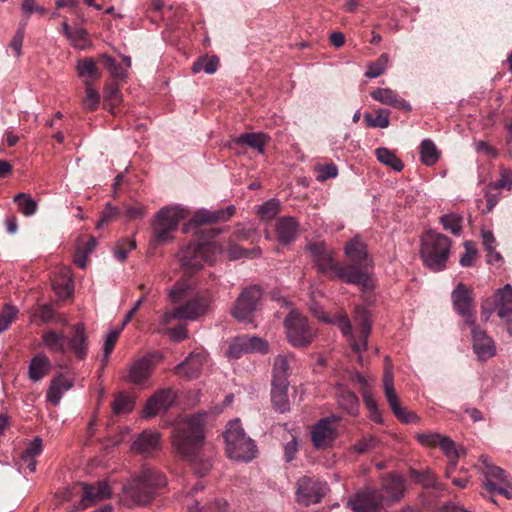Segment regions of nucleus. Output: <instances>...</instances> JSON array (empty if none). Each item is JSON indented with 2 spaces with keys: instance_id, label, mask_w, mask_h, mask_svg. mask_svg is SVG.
I'll return each mask as SVG.
<instances>
[{
  "instance_id": "nucleus-1",
  "label": "nucleus",
  "mask_w": 512,
  "mask_h": 512,
  "mask_svg": "<svg viewBox=\"0 0 512 512\" xmlns=\"http://www.w3.org/2000/svg\"><path fill=\"white\" fill-rule=\"evenodd\" d=\"M207 416L206 412H200L180 420L173 435V446L177 453L192 462L195 472L201 476L211 468V463L208 460L202 462L200 467L197 465L204 443V427Z\"/></svg>"
},
{
  "instance_id": "nucleus-2",
  "label": "nucleus",
  "mask_w": 512,
  "mask_h": 512,
  "mask_svg": "<svg viewBox=\"0 0 512 512\" xmlns=\"http://www.w3.org/2000/svg\"><path fill=\"white\" fill-rule=\"evenodd\" d=\"M306 251L322 274L331 273V278H337L349 284L367 288L370 284L369 276L354 266L344 267L335 260V252L325 242H311L307 244Z\"/></svg>"
},
{
  "instance_id": "nucleus-3",
  "label": "nucleus",
  "mask_w": 512,
  "mask_h": 512,
  "mask_svg": "<svg viewBox=\"0 0 512 512\" xmlns=\"http://www.w3.org/2000/svg\"><path fill=\"white\" fill-rule=\"evenodd\" d=\"M315 316L323 322L336 324L356 353L361 354L367 349V340L371 332V321L370 313L365 307L358 306L355 309L354 322L359 326L355 333L352 332L351 322L345 313H338L333 318H329L321 310L319 312L315 311Z\"/></svg>"
},
{
  "instance_id": "nucleus-4",
  "label": "nucleus",
  "mask_w": 512,
  "mask_h": 512,
  "mask_svg": "<svg viewBox=\"0 0 512 512\" xmlns=\"http://www.w3.org/2000/svg\"><path fill=\"white\" fill-rule=\"evenodd\" d=\"M152 476L156 478L155 482L151 484L152 486H166L167 479L163 473L153 468H143L136 477L123 486L120 495L121 503L129 508L150 504L154 498V493L145 485V481H148Z\"/></svg>"
},
{
  "instance_id": "nucleus-5",
  "label": "nucleus",
  "mask_w": 512,
  "mask_h": 512,
  "mask_svg": "<svg viewBox=\"0 0 512 512\" xmlns=\"http://www.w3.org/2000/svg\"><path fill=\"white\" fill-rule=\"evenodd\" d=\"M451 240L435 231L429 230L421 237L420 258L425 267L439 272L446 268L450 256Z\"/></svg>"
},
{
  "instance_id": "nucleus-6",
  "label": "nucleus",
  "mask_w": 512,
  "mask_h": 512,
  "mask_svg": "<svg viewBox=\"0 0 512 512\" xmlns=\"http://www.w3.org/2000/svg\"><path fill=\"white\" fill-rule=\"evenodd\" d=\"M224 438L229 458L249 462L256 457L257 446L255 441L246 435L239 419L228 422Z\"/></svg>"
},
{
  "instance_id": "nucleus-7",
  "label": "nucleus",
  "mask_w": 512,
  "mask_h": 512,
  "mask_svg": "<svg viewBox=\"0 0 512 512\" xmlns=\"http://www.w3.org/2000/svg\"><path fill=\"white\" fill-rule=\"evenodd\" d=\"M221 252V247L215 242L189 244L180 249L178 259L186 273L192 274L212 264Z\"/></svg>"
},
{
  "instance_id": "nucleus-8",
  "label": "nucleus",
  "mask_w": 512,
  "mask_h": 512,
  "mask_svg": "<svg viewBox=\"0 0 512 512\" xmlns=\"http://www.w3.org/2000/svg\"><path fill=\"white\" fill-rule=\"evenodd\" d=\"M284 328L288 342L296 348L309 346L317 334L308 319L296 310L289 312L284 320Z\"/></svg>"
},
{
  "instance_id": "nucleus-9",
  "label": "nucleus",
  "mask_w": 512,
  "mask_h": 512,
  "mask_svg": "<svg viewBox=\"0 0 512 512\" xmlns=\"http://www.w3.org/2000/svg\"><path fill=\"white\" fill-rule=\"evenodd\" d=\"M186 216L187 210L180 206H166L160 209L153 222L154 240L158 243L172 240L171 233Z\"/></svg>"
},
{
  "instance_id": "nucleus-10",
  "label": "nucleus",
  "mask_w": 512,
  "mask_h": 512,
  "mask_svg": "<svg viewBox=\"0 0 512 512\" xmlns=\"http://www.w3.org/2000/svg\"><path fill=\"white\" fill-rule=\"evenodd\" d=\"M479 461L485 477L484 488L491 493H499L507 499H512V481L506 472L491 463L487 455H481Z\"/></svg>"
},
{
  "instance_id": "nucleus-11",
  "label": "nucleus",
  "mask_w": 512,
  "mask_h": 512,
  "mask_svg": "<svg viewBox=\"0 0 512 512\" xmlns=\"http://www.w3.org/2000/svg\"><path fill=\"white\" fill-rule=\"evenodd\" d=\"M383 387L386 400L395 417L402 423H418V416L401 406L399 397L394 388V376L390 358H385Z\"/></svg>"
},
{
  "instance_id": "nucleus-12",
  "label": "nucleus",
  "mask_w": 512,
  "mask_h": 512,
  "mask_svg": "<svg viewBox=\"0 0 512 512\" xmlns=\"http://www.w3.org/2000/svg\"><path fill=\"white\" fill-rule=\"evenodd\" d=\"M209 304L210 300L206 297L193 298L185 302L183 305L178 306L171 311L165 312L161 316V323L163 325H167L172 320L194 321L208 311Z\"/></svg>"
},
{
  "instance_id": "nucleus-13",
  "label": "nucleus",
  "mask_w": 512,
  "mask_h": 512,
  "mask_svg": "<svg viewBox=\"0 0 512 512\" xmlns=\"http://www.w3.org/2000/svg\"><path fill=\"white\" fill-rule=\"evenodd\" d=\"M262 297V290L257 285L242 290L232 308V315L240 322L250 321Z\"/></svg>"
},
{
  "instance_id": "nucleus-14",
  "label": "nucleus",
  "mask_w": 512,
  "mask_h": 512,
  "mask_svg": "<svg viewBox=\"0 0 512 512\" xmlns=\"http://www.w3.org/2000/svg\"><path fill=\"white\" fill-rule=\"evenodd\" d=\"M155 364L152 356H144L131 362L122 380L141 389L149 387V380L154 371Z\"/></svg>"
},
{
  "instance_id": "nucleus-15",
  "label": "nucleus",
  "mask_w": 512,
  "mask_h": 512,
  "mask_svg": "<svg viewBox=\"0 0 512 512\" xmlns=\"http://www.w3.org/2000/svg\"><path fill=\"white\" fill-rule=\"evenodd\" d=\"M339 417L321 418L311 428V440L316 449H327L333 446L338 437L337 425Z\"/></svg>"
},
{
  "instance_id": "nucleus-16",
  "label": "nucleus",
  "mask_w": 512,
  "mask_h": 512,
  "mask_svg": "<svg viewBox=\"0 0 512 512\" xmlns=\"http://www.w3.org/2000/svg\"><path fill=\"white\" fill-rule=\"evenodd\" d=\"M348 506L355 512H378L385 506V497L379 489L365 488L348 501Z\"/></svg>"
},
{
  "instance_id": "nucleus-17",
  "label": "nucleus",
  "mask_w": 512,
  "mask_h": 512,
  "mask_svg": "<svg viewBox=\"0 0 512 512\" xmlns=\"http://www.w3.org/2000/svg\"><path fill=\"white\" fill-rule=\"evenodd\" d=\"M452 302L456 312L465 319L469 327L476 323L473 308V291L463 283H459L451 294Z\"/></svg>"
},
{
  "instance_id": "nucleus-18",
  "label": "nucleus",
  "mask_w": 512,
  "mask_h": 512,
  "mask_svg": "<svg viewBox=\"0 0 512 512\" xmlns=\"http://www.w3.org/2000/svg\"><path fill=\"white\" fill-rule=\"evenodd\" d=\"M297 485V500L304 505L320 502L327 491L325 483L307 476L300 478Z\"/></svg>"
},
{
  "instance_id": "nucleus-19",
  "label": "nucleus",
  "mask_w": 512,
  "mask_h": 512,
  "mask_svg": "<svg viewBox=\"0 0 512 512\" xmlns=\"http://www.w3.org/2000/svg\"><path fill=\"white\" fill-rule=\"evenodd\" d=\"M235 210L233 205L215 211L200 209L195 213L193 219L183 225V232L190 233L200 225L227 221L235 213Z\"/></svg>"
},
{
  "instance_id": "nucleus-20",
  "label": "nucleus",
  "mask_w": 512,
  "mask_h": 512,
  "mask_svg": "<svg viewBox=\"0 0 512 512\" xmlns=\"http://www.w3.org/2000/svg\"><path fill=\"white\" fill-rule=\"evenodd\" d=\"M202 489L203 485L197 484L190 493L178 494L177 499L185 505L188 512H224L225 501L215 500L213 503H203L202 498L196 497L197 491Z\"/></svg>"
},
{
  "instance_id": "nucleus-21",
  "label": "nucleus",
  "mask_w": 512,
  "mask_h": 512,
  "mask_svg": "<svg viewBox=\"0 0 512 512\" xmlns=\"http://www.w3.org/2000/svg\"><path fill=\"white\" fill-rule=\"evenodd\" d=\"M176 393L171 388H164L154 393L146 402L143 416L145 418L155 417L166 412L174 403Z\"/></svg>"
},
{
  "instance_id": "nucleus-22",
  "label": "nucleus",
  "mask_w": 512,
  "mask_h": 512,
  "mask_svg": "<svg viewBox=\"0 0 512 512\" xmlns=\"http://www.w3.org/2000/svg\"><path fill=\"white\" fill-rule=\"evenodd\" d=\"M161 448V435L154 430H144L134 439L131 450L134 453L149 455Z\"/></svg>"
},
{
  "instance_id": "nucleus-23",
  "label": "nucleus",
  "mask_w": 512,
  "mask_h": 512,
  "mask_svg": "<svg viewBox=\"0 0 512 512\" xmlns=\"http://www.w3.org/2000/svg\"><path fill=\"white\" fill-rule=\"evenodd\" d=\"M473 338L474 352L481 360H486L495 355L496 349L493 340L487 336L486 332L479 329L474 324V327H470Z\"/></svg>"
},
{
  "instance_id": "nucleus-24",
  "label": "nucleus",
  "mask_w": 512,
  "mask_h": 512,
  "mask_svg": "<svg viewBox=\"0 0 512 512\" xmlns=\"http://www.w3.org/2000/svg\"><path fill=\"white\" fill-rule=\"evenodd\" d=\"M83 496L81 502L84 507H89L95 503L109 499L112 496L110 486L105 481L97 482L95 485L83 484Z\"/></svg>"
},
{
  "instance_id": "nucleus-25",
  "label": "nucleus",
  "mask_w": 512,
  "mask_h": 512,
  "mask_svg": "<svg viewBox=\"0 0 512 512\" xmlns=\"http://www.w3.org/2000/svg\"><path fill=\"white\" fill-rule=\"evenodd\" d=\"M42 448V440L40 438H35L31 441L19 457L17 462L18 469L21 472L28 471L29 473H34L37 464L36 457L41 454Z\"/></svg>"
},
{
  "instance_id": "nucleus-26",
  "label": "nucleus",
  "mask_w": 512,
  "mask_h": 512,
  "mask_svg": "<svg viewBox=\"0 0 512 512\" xmlns=\"http://www.w3.org/2000/svg\"><path fill=\"white\" fill-rule=\"evenodd\" d=\"M205 361L204 353H191L184 362L175 367V372L187 379H195L200 375Z\"/></svg>"
},
{
  "instance_id": "nucleus-27",
  "label": "nucleus",
  "mask_w": 512,
  "mask_h": 512,
  "mask_svg": "<svg viewBox=\"0 0 512 512\" xmlns=\"http://www.w3.org/2000/svg\"><path fill=\"white\" fill-rule=\"evenodd\" d=\"M72 335L67 338L68 350H71L79 359H84L88 350V336L82 323L72 327Z\"/></svg>"
},
{
  "instance_id": "nucleus-28",
  "label": "nucleus",
  "mask_w": 512,
  "mask_h": 512,
  "mask_svg": "<svg viewBox=\"0 0 512 512\" xmlns=\"http://www.w3.org/2000/svg\"><path fill=\"white\" fill-rule=\"evenodd\" d=\"M62 31L75 49L85 50L91 47L92 42L89 38V34L83 26L76 25L71 27L67 19H64L62 22Z\"/></svg>"
},
{
  "instance_id": "nucleus-29",
  "label": "nucleus",
  "mask_w": 512,
  "mask_h": 512,
  "mask_svg": "<svg viewBox=\"0 0 512 512\" xmlns=\"http://www.w3.org/2000/svg\"><path fill=\"white\" fill-rule=\"evenodd\" d=\"M494 306L498 316L506 321L512 318V285L506 284L494 294Z\"/></svg>"
},
{
  "instance_id": "nucleus-30",
  "label": "nucleus",
  "mask_w": 512,
  "mask_h": 512,
  "mask_svg": "<svg viewBox=\"0 0 512 512\" xmlns=\"http://www.w3.org/2000/svg\"><path fill=\"white\" fill-rule=\"evenodd\" d=\"M371 97L381 104L389 105L399 110L406 112L411 110V105L390 88H377L371 92Z\"/></svg>"
},
{
  "instance_id": "nucleus-31",
  "label": "nucleus",
  "mask_w": 512,
  "mask_h": 512,
  "mask_svg": "<svg viewBox=\"0 0 512 512\" xmlns=\"http://www.w3.org/2000/svg\"><path fill=\"white\" fill-rule=\"evenodd\" d=\"M275 230L278 241L286 245L296 239L299 231V223L293 217H282L278 219Z\"/></svg>"
},
{
  "instance_id": "nucleus-32",
  "label": "nucleus",
  "mask_w": 512,
  "mask_h": 512,
  "mask_svg": "<svg viewBox=\"0 0 512 512\" xmlns=\"http://www.w3.org/2000/svg\"><path fill=\"white\" fill-rule=\"evenodd\" d=\"M379 490L384 494L385 505L389 506L403 497L405 483L401 477L391 476L384 480L383 486Z\"/></svg>"
},
{
  "instance_id": "nucleus-33",
  "label": "nucleus",
  "mask_w": 512,
  "mask_h": 512,
  "mask_svg": "<svg viewBox=\"0 0 512 512\" xmlns=\"http://www.w3.org/2000/svg\"><path fill=\"white\" fill-rule=\"evenodd\" d=\"M271 401L274 409L280 413L289 411L290 402L288 398L289 383H271Z\"/></svg>"
},
{
  "instance_id": "nucleus-34",
  "label": "nucleus",
  "mask_w": 512,
  "mask_h": 512,
  "mask_svg": "<svg viewBox=\"0 0 512 512\" xmlns=\"http://www.w3.org/2000/svg\"><path fill=\"white\" fill-rule=\"evenodd\" d=\"M346 257L355 264L365 263L368 259L366 244L359 236L348 241L344 247Z\"/></svg>"
},
{
  "instance_id": "nucleus-35",
  "label": "nucleus",
  "mask_w": 512,
  "mask_h": 512,
  "mask_svg": "<svg viewBox=\"0 0 512 512\" xmlns=\"http://www.w3.org/2000/svg\"><path fill=\"white\" fill-rule=\"evenodd\" d=\"M73 387V381L63 375L55 377L49 386L47 392V399L54 405L57 406L65 392Z\"/></svg>"
},
{
  "instance_id": "nucleus-36",
  "label": "nucleus",
  "mask_w": 512,
  "mask_h": 512,
  "mask_svg": "<svg viewBox=\"0 0 512 512\" xmlns=\"http://www.w3.org/2000/svg\"><path fill=\"white\" fill-rule=\"evenodd\" d=\"M294 360L291 353L279 354L276 356L272 369V382L289 383L288 370L290 362Z\"/></svg>"
},
{
  "instance_id": "nucleus-37",
  "label": "nucleus",
  "mask_w": 512,
  "mask_h": 512,
  "mask_svg": "<svg viewBox=\"0 0 512 512\" xmlns=\"http://www.w3.org/2000/svg\"><path fill=\"white\" fill-rule=\"evenodd\" d=\"M42 342L51 352L65 354L68 351L66 336L55 330L45 331L42 334Z\"/></svg>"
},
{
  "instance_id": "nucleus-38",
  "label": "nucleus",
  "mask_w": 512,
  "mask_h": 512,
  "mask_svg": "<svg viewBox=\"0 0 512 512\" xmlns=\"http://www.w3.org/2000/svg\"><path fill=\"white\" fill-rule=\"evenodd\" d=\"M337 402L341 409L345 410L348 414L355 416L359 411V400L355 393L339 387L337 392Z\"/></svg>"
},
{
  "instance_id": "nucleus-39",
  "label": "nucleus",
  "mask_w": 512,
  "mask_h": 512,
  "mask_svg": "<svg viewBox=\"0 0 512 512\" xmlns=\"http://www.w3.org/2000/svg\"><path fill=\"white\" fill-rule=\"evenodd\" d=\"M267 141L268 137L264 133H244L235 139L236 144L253 148L257 150L259 154H264Z\"/></svg>"
},
{
  "instance_id": "nucleus-40",
  "label": "nucleus",
  "mask_w": 512,
  "mask_h": 512,
  "mask_svg": "<svg viewBox=\"0 0 512 512\" xmlns=\"http://www.w3.org/2000/svg\"><path fill=\"white\" fill-rule=\"evenodd\" d=\"M51 364L46 356L34 357L29 365L28 374L29 378L37 382L41 380L45 375L48 374Z\"/></svg>"
},
{
  "instance_id": "nucleus-41",
  "label": "nucleus",
  "mask_w": 512,
  "mask_h": 512,
  "mask_svg": "<svg viewBox=\"0 0 512 512\" xmlns=\"http://www.w3.org/2000/svg\"><path fill=\"white\" fill-rule=\"evenodd\" d=\"M375 155L377 160L382 164L389 166L396 172H400L404 168V164L400 158H398L395 153L388 148L381 147L375 150Z\"/></svg>"
},
{
  "instance_id": "nucleus-42",
  "label": "nucleus",
  "mask_w": 512,
  "mask_h": 512,
  "mask_svg": "<svg viewBox=\"0 0 512 512\" xmlns=\"http://www.w3.org/2000/svg\"><path fill=\"white\" fill-rule=\"evenodd\" d=\"M438 444V447L441 448L449 460L450 471L454 470L460 456V452L457 449L455 442L450 437L443 435Z\"/></svg>"
},
{
  "instance_id": "nucleus-43",
  "label": "nucleus",
  "mask_w": 512,
  "mask_h": 512,
  "mask_svg": "<svg viewBox=\"0 0 512 512\" xmlns=\"http://www.w3.org/2000/svg\"><path fill=\"white\" fill-rule=\"evenodd\" d=\"M219 59L217 56H201L192 65V72L197 74L204 71L207 74H213L217 71Z\"/></svg>"
},
{
  "instance_id": "nucleus-44",
  "label": "nucleus",
  "mask_w": 512,
  "mask_h": 512,
  "mask_svg": "<svg viewBox=\"0 0 512 512\" xmlns=\"http://www.w3.org/2000/svg\"><path fill=\"white\" fill-rule=\"evenodd\" d=\"M420 158L422 163L427 166H432L438 161L439 152L432 140L425 139L421 142Z\"/></svg>"
},
{
  "instance_id": "nucleus-45",
  "label": "nucleus",
  "mask_w": 512,
  "mask_h": 512,
  "mask_svg": "<svg viewBox=\"0 0 512 512\" xmlns=\"http://www.w3.org/2000/svg\"><path fill=\"white\" fill-rule=\"evenodd\" d=\"M14 202L17 203L19 211L27 217L34 215L38 208L37 202L26 193L15 195Z\"/></svg>"
},
{
  "instance_id": "nucleus-46",
  "label": "nucleus",
  "mask_w": 512,
  "mask_h": 512,
  "mask_svg": "<svg viewBox=\"0 0 512 512\" xmlns=\"http://www.w3.org/2000/svg\"><path fill=\"white\" fill-rule=\"evenodd\" d=\"M134 400L128 394L121 392L115 396L112 403V412L115 415L129 413L134 408Z\"/></svg>"
},
{
  "instance_id": "nucleus-47",
  "label": "nucleus",
  "mask_w": 512,
  "mask_h": 512,
  "mask_svg": "<svg viewBox=\"0 0 512 512\" xmlns=\"http://www.w3.org/2000/svg\"><path fill=\"white\" fill-rule=\"evenodd\" d=\"M390 112L386 109L376 110V116L373 117L370 113L364 114V119L367 126L372 128H387L390 125L389 120Z\"/></svg>"
},
{
  "instance_id": "nucleus-48",
  "label": "nucleus",
  "mask_w": 512,
  "mask_h": 512,
  "mask_svg": "<svg viewBox=\"0 0 512 512\" xmlns=\"http://www.w3.org/2000/svg\"><path fill=\"white\" fill-rule=\"evenodd\" d=\"M191 284L184 279L177 281L169 292V297L172 302L177 303L182 301L185 297L192 294Z\"/></svg>"
},
{
  "instance_id": "nucleus-49",
  "label": "nucleus",
  "mask_w": 512,
  "mask_h": 512,
  "mask_svg": "<svg viewBox=\"0 0 512 512\" xmlns=\"http://www.w3.org/2000/svg\"><path fill=\"white\" fill-rule=\"evenodd\" d=\"M389 55L387 53H383L379 56V58L375 62H370L368 64L367 70L365 72V76L367 78H377L382 75L388 65Z\"/></svg>"
},
{
  "instance_id": "nucleus-50",
  "label": "nucleus",
  "mask_w": 512,
  "mask_h": 512,
  "mask_svg": "<svg viewBox=\"0 0 512 512\" xmlns=\"http://www.w3.org/2000/svg\"><path fill=\"white\" fill-rule=\"evenodd\" d=\"M18 313L19 310L9 303L3 306L0 312V334L7 330L11 323L16 320Z\"/></svg>"
},
{
  "instance_id": "nucleus-51",
  "label": "nucleus",
  "mask_w": 512,
  "mask_h": 512,
  "mask_svg": "<svg viewBox=\"0 0 512 512\" xmlns=\"http://www.w3.org/2000/svg\"><path fill=\"white\" fill-rule=\"evenodd\" d=\"M86 96L82 101L83 107L86 111H94L98 108L100 103V94L89 82H85Z\"/></svg>"
},
{
  "instance_id": "nucleus-52",
  "label": "nucleus",
  "mask_w": 512,
  "mask_h": 512,
  "mask_svg": "<svg viewBox=\"0 0 512 512\" xmlns=\"http://www.w3.org/2000/svg\"><path fill=\"white\" fill-rule=\"evenodd\" d=\"M249 353L245 337H236L230 343L226 356L230 359H238L242 355Z\"/></svg>"
},
{
  "instance_id": "nucleus-53",
  "label": "nucleus",
  "mask_w": 512,
  "mask_h": 512,
  "mask_svg": "<svg viewBox=\"0 0 512 512\" xmlns=\"http://www.w3.org/2000/svg\"><path fill=\"white\" fill-rule=\"evenodd\" d=\"M440 222L445 230L450 231L454 235H459L462 230V217L457 214L443 215L440 218Z\"/></svg>"
},
{
  "instance_id": "nucleus-54",
  "label": "nucleus",
  "mask_w": 512,
  "mask_h": 512,
  "mask_svg": "<svg viewBox=\"0 0 512 512\" xmlns=\"http://www.w3.org/2000/svg\"><path fill=\"white\" fill-rule=\"evenodd\" d=\"M76 71L79 77H99L96 63L92 58H84L82 61H78L76 65Z\"/></svg>"
},
{
  "instance_id": "nucleus-55",
  "label": "nucleus",
  "mask_w": 512,
  "mask_h": 512,
  "mask_svg": "<svg viewBox=\"0 0 512 512\" xmlns=\"http://www.w3.org/2000/svg\"><path fill=\"white\" fill-rule=\"evenodd\" d=\"M279 212V201L276 199H270L264 202L258 208V214L263 220L273 219Z\"/></svg>"
},
{
  "instance_id": "nucleus-56",
  "label": "nucleus",
  "mask_w": 512,
  "mask_h": 512,
  "mask_svg": "<svg viewBox=\"0 0 512 512\" xmlns=\"http://www.w3.org/2000/svg\"><path fill=\"white\" fill-rule=\"evenodd\" d=\"M442 434L437 432H422L416 433L415 438L424 447L434 448L437 447L442 438Z\"/></svg>"
},
{
  "instance_id": "nucleus-57",
  "label": "nucleus",
  "mask_w": 512,
  "mask_h": 512,
  "mask_svg": "<svg viewBox=\"0 0 512 512\" xmlns=\"http://www.w3.org/2000/svg\"><path fill=\"white\" fill-rule=\"evenodd\" d=\"M489 190H511L512 189V171L511 170H503L501 172L500 178L488 186Z\"/></svg>"
},
{
  "instance_id": "nucleus-58",
  "label": "nucleus",
  "mask_w": 512,
  "mask_h": 512,
  "mask_svg": "<svg viewBox=\"0 0 512 512\" xmlns=\"http://www.w3.org/2000/svg\"><path fill=\"white\" fill-rule=\"evenodd\" d=\"M53 289L60 298L66 299L73 293V281L70 277H67L60 282H55Z\"/></svg>"
},
{
  "instance_id": "nucleus-59",
  "label": "nucleus",
  "mask_w": 512,
  "mask_h": 512,
  "mask_svg": "<svg viewBox=\"0 0 512 512\" xmlns=\"http://www.w3.org/2000/svg\"><path fill=\"white\" fill-rule=\"evenodd\" d=\"M120 331L116 329L110 330L105 338L104 346H103V361L107 362L109 356L114 348L116 341L118 340Z\"/></svg>"
},
{
  "instance_id": "nucleus-60",
  "label": "nucleus",
  "mask_w": 512,
  "mask_h": 512,
  "mask_svg": "<svg viewBox=\"0 0 512 512\" xmlns=\"http://www.w3.org/2000/svg\"><path fill=\"white\" fill-rule=\"evenodd\" d=\"M464 248L465 253L461 256L459 263L463 267H469L474 262L477 255V249L472 241H465Z\"/></svg>"
},
{
  "instance_id": "nucleus-61",
  "label": "nucleus",
  "mask_w": 512,
  "mask_h": 512,
  "mask_svg": "<svg viewBox=\"0 0 512 512\" xmlns=\"http://www.w3.org/2000/svg\"><path fill=\"white\" fill-rule=\"evenodd\" d=\"M377 440L374 436L363 437L352 446V450L358 454L370 452L376 447Z\"/></svg>"
},
{
  "instance_id": "nucleus-62",
  "label": "nucleus",
  "mask_w": 512,
  "mask_h": 512,
  "mask_svg": "<svg viewBox=\"0 0 512 512\" xmlns=\"http://www.w3.org/2000/svg\"><path fill=\"white\" fill-rule=\"evenodd\" d=\"M247 348L249 353L261 352L266 353L268 351V344L262 338L257 336L245 337Z\"/></svg>"
},
{
  "instance_id": "nucleus-63",
  "label": "nucleus",
  "mask_w": 512,
  "mask_h": 512,
  "mask_svg": "<svg viewBox=\"0 0 512 512\" xmlns=\"http://www.w3.org/2000/svg\"><path fill=\"white\" fill-rule=\"evenodd\" d=\"M104 65L109 70L111 75L116 78L125 77V70L118 64L114 58L108 55H104Z\"/></svg>"
},
{
  "instance_id": "nucleus-64",
  "label": "nucleus",
  "mask_w": 512,
  "mask_h": 512,
  "mask_svg": "<svg viewBox=\"0 0 512 512\" xmlns=\"http://www.w3.org/2000/svg\"><path fill=\"white\" fill-rule=\"evenodd\" d=\"M338 174V168L334 164H325L318 168L317 178L321 181H325L329 178H335Z\"/></svg>"
}]
</instances>
